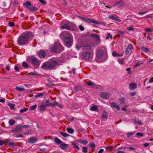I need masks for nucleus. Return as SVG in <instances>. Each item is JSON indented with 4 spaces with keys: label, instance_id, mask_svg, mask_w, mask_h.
Wrapping results in <instances>:
<instances>
[{
    "label": "nucleus",
    "instance_id": "60",
    "mask_svg": "<svg viewBox=\"0 0 153 153\" xmlns=\"http://www.w3.org/2000/svg\"><path fill=\"white\" fill-rule=\"evenodd\" d=\"M136 135L137 136H140L141 137H142L143 136V135L142 133H140V132H138L136 134Z\"/></svg>",
    "mask_w": 153,
    "mask_h": 153
},
{
    "label": "nucleus",
    "instance_id": "36",
    "mask_svg": "<svg viewBox=\"0 0 153 153\" xmlns=\"http://www.w3.org/2000/svg\"><path fill=\"white\" fill-rule=\"evenodd\" d=\"M37 105L36 104H35L33 105H32L30 107V110H35L36 108Z\"/></svg>",
    "mask_w": 153,
    "mask_h": 153
},
{
    "label": "nucleus",
    "instance_id": "34",
    "mask_svg": "<svg viewBox=\"0 0 153 153\" xmlns=\"http://www.w3.org/2000/svg\"><path fill=\"white\" fill-rule=\"evenodd\" d=\"M45 105V106L49 107L48 105L49 104L50 102L49 100H45V102H44Z\"/></svg>",
    "mask_w": 153,
    "mask_h": 153
},
{
    "label": "nucleus",
    "instance_id": "19",
    "mask_svg": "<svg viewBox=\"0 0 153 153\" xmlns=\"http://www.w3.org/2000/svg\"><path fill=\"white\" fill-rule=\"evenodd\" d=\"M129 87L131 90L134 89L136 88L137 85L134 83H131L129 85Z\"/></svg>",
    "mask_w": 153,
    "mask_h": 153
},
{
    "label": "nucleus",
    "instance_id": "31",
    "mask_svg": "<svg viewBox=\"0 0 153 153\" xmlns=\"http://www.w3.org/2000/svg\"><path fill=\"white\" fill-rule=\"evenodd\" d=\"M118 61L119 63L121 64H124V58L118 59Z\"/></svg>",
    "mask_w": 153,
    "mask_h": 153
},
{
    "label": "nucleus",
    "instance_id": "29",
    "mask_svg": "<svg viewBox=\"0 0 153 153\" xmlns=\"http://www.w3.org/2000/svg\"><path fill=\"white\" fill-rule=\"evenodd\" d=\"M27 75H34V76H39L40 74H37L35 72H30L27 74Z\"/></svg>",
    "mask_w": 153,
    "mask_h": 153
},
{
    "label": "nucleus",
    "instance_id": "57",
    "mask_svg": "<svg viewBox=\"0 0 153 153\" xmlns=\"http://www.w3.org/2000/svg\"><path fill=\"white\" fill-rule=\"evenodd\" d=\"M15 137H23V136L22 134H15Z\"/></svg>",
    "mask_w": 153,
    "mask_h": 153
},
{
    "label": "nucleus",
    "instance_id": "55",
    "mask_svg": "<svg viewBox=\"0 0 153 153\" xmlns=\"http://www.w3.org/2000/svg\"><path fill=\"white\" fill-rule=\"evenodd\" d=\"M49 106H51L54 107V101L53 102H50L49 104L48 105Z\"/></svg>",
    "mask_w": 153,
    "mask_h": 153
},
{
    "label": "nucleus",
    "instance_id": "44",
    "mask_svg": "<svg viewBox=\"0 0 153 153\" xmlns=\"http://www.w3.org/2000/svg\"><path fill=\"white\" fill-rule=\"evenodd\" d=\"M89 145L91 146V147L92 149L94 148L95 147V144L94 143H90Z\"/></svg>",
    "mask_w": 153,
    "mask_h": 153
},
{
    "label": "nucleus",
    "instance_id": "8",
    "mask_svg": "<svg viewBox=\"0 0 153 153\" xmlns=\"http://www.w3.org/2000/svg\"><path fill=\"white\" fill-rule=\"evenodd\" d=\"M22 127V125H20L15 128H13L12 131L14 133L19 132L23 130Z\"/></svg>",
    "mask_w": 153,
    "mask_h": 153
},
{
    "label": "nucleus",
    "instance_id": "40",
    "mask_svg": "<svg viewBox=\"0 0 153 153\" xmlns=\"http://www.w3.org/2000/svg\"><path fill=\"white\" fill-rule=\"evenodd\" d=\"M145 30L147 32H151L153 31V30L150 28H146L145 29Z\"/></svg>",
    "mask_w": 153,
    "mask_h": 153
},
{
    "label": "nucleus",
    "instance_id": "6",
    "mask_svg": "<svg viewBox=\"0 0 153 153\" xmlns=\"http://www.w3.org/2000/svg\"><path fill=\"white\" fill-rule=\"evenodd\" d=\"M31 62L32 64L39 66L40 64V61L36 57L32 56L31 58Z\"/></svg>",
    "mask_w": 153,
    "mask_h": 153
},
{
    "label": "nucleus",
    "instance_id": "9",
    "mask_svg": "<svg viewBox=\"0 0 153 153\" xmlns=\"http://www.w3.org/2000/svg\"><path fill=\"white\" fill-rule=\"evenodd\" d=\"M76 27L74 24L69 22L68 30L75 31L76 30Z\"/></svg>",
    "mask_w": 153,
    "mask_h": 153
},
{
    "label": "nucleus",
    "instance_id": "54",
    "mask_svg": "<svg viewBox=\"0 0 153 153\" xmlns=\"http://www.w3.org/2000/svg\"><path fill=\"white\" fill-rule=\"evenodd\" d=\"M43 95V94L41 93L39 94H38L36 95H35V97H38L42 96Z\"/></svg>",
    "mask_w": 153,
    "mask_h": 153
},
{
    "label": "nucleus",
    "instance_id": "43",
    "mask_svg": "<svg viewBox=\"0 0 153 153\" xmlns=\"http://www.w3.org/2000/svg\"><path fill=\"white\" fill-rule=\"evenodd\" d=\"M82 152L84 153H86L87 152V148L86 146L83 147L82 148Z\"/></svg>",
    "mask_w": 153,
    "mask_h": 153
},
{
    "label": "nucleus",
    "instance_id": "33",
    "mask_svg": "<svg viewBox=\"0 0 153 153\" xmlns=\"http://www.w3.org/2000/svg\"><path fill=\"white\" fill-rule=\"evenodd\" d=\"M8 105L10 107V108L11 110L13 109L14 108L15 104L9 103L8 104Z\"/></svg>",
    "mask_w": 153,
    "mask_h": 153
},
{
    "label": "nucleus",
    "instance_id": "38",
    "mask_svg": "<svg viewBox=\"0 0 153 153\" xmlns=\"http://www.w3.org/2000/svg\"><path fill=\"white\" fill-rule=\"evenodd\" d=\"M15 121L14 120H13L12 119L10 120L9 122V124L11 126L14 125L15 124Z\"/></svg>",
    "mask_w": 153,
    "mask_h": 153
},
{
    "label": "nucleus",
    "instance_id": "26",
    "mask_svg": "<svg viewBox=\"0 0 153 153\" xmlns=\"http://www.w3.org/2000/svg\"><path fill=\"white\" fill-rule=\"evenodd\" d=\"M135 133L134 132H128L126 134L127 136L128 137L130 138L131 137L133 136L134 134Z\"/></svg>",
    "mask_w": 153,
    "mask_h": 153
},
{
    "label": "nucleus",
    "instance_id": "45",
    "mask_svg": "<svg viewBox=\"0 0 153 153\" xmlns=\"http://www.w3.org/2000/svg\"><path fill=\"white\" fill-rule=\"evenodd\" d=\"M109 38H110L111 39H112V35L108 33V36L106 37V39H109Z\"/></svg>",
    "mask_w": 153,
    "mask_h": 153
},
{
    "label": "nucleus",
    "instance_id": "17",
    "mask_svg": "<svg viewBox=\"0 0 153 153\" xmlns=\"http://www.w3.org/2000/svg\"><path fill=\"white\" fill-rule=\"evenodd\" d=\"M91 36L92 37L94 38V40H96V41H100L99 36L98 35L95 34H92L91 35Z\"/></svg>",
    "mask_w": 153,
    "mask_h": 153
},
{
    "label": "nucleus",
    "instance_id": "56",
    "mask_svg": "<svg viewBox=\"0 0 153 153\" xmlns=\"http://www.w3.org/2000/svg\"><path fill=\"white\" fill-rule=\"evenodd\" d=\"M79 28L81 31H83L84 30V27L82 25H80L79 26Z\"/></svg>",
    "mask_w": 153,
    "mask_h": 153
},
{
    "label": "nucleus",
    "instance_id": "10",
    "mask_svg": "<svg viewBox=\"0 0 153 153\" xmlns=\"http://www.w3.org/2000/svg\"><path fill=\"white\" fill-rule=\"evenodd\" d=\"M133 49V47L131 44L128 45V46L126 48L125 51L126 53V54H129L131 53Z\"/></svg>",
    "mask_w": 153,
    "mask_h": 153
},
{
    "label": "nucleus",
    "instance_id": "13",
    "mask_svg": "<svg viewBox=\"0 0 153 153\" xmlns=\"http://www.w3.org/2000/svg\"><path fill=\"white\" fill-rule=\"evenodd\" d=\"M82 56L85 59H87L90 58L91 53L89 52H84L83 53Z\"/></svg>",
    "mask_w": 153,
    "mask_h": 153
},
{
    "label": "nucleus",
    "instance_id": "63",
    "mask_svg": "<svg viewBox=\"0 0 153 153\" xmlns=\"http://www.w3.org/2000/svg\"><path fill=\"white\" fill-rule=\"evenodd\" d=\"M105 114L104 113H103L102 114V119L103 120H105Z\"/></svg>",
    "mask_w": 153,
    "mask_h": 153
},
{
    "label": "nucleus",
    "instance_id": "35",
    "mask_svg": "<svg viewBox=\"0 0 153 153\" xmlns=\"http://www.w3.org/2000/svg\"><path fill=\"white\" fill-rule=\"evenodd\" d=\"M87 85L89 86H91L92 87H93L95 85V84L91 81L88 82L87 83Z\"/></svg>",
    "mask_w": 153,
    "mask_h": 153
},
{
    "label": "nucleus",
    "instance_id": "4",
    "mask_svg": "<svg viewBox=\"0 0 153 153\" xmlns=\"http://www.w3.org/2000/svg\"><path fill=\"white\" fill-rule=\"evenodd\" d=\"M64 50V47L58 42H55L54 45L50 47V50L56 53H59Z\"/></svg>",
    "mask_w": 153,
    "mask_h": 153
},
{
    "label": "nucleus",
    "instance_id": "7",
    "mask_svg": "<svg viewBox=\"0 0 153 153\" xmlns=\"http://www.w3.org/2000/svg\"><path fill=\"white\" fill-rule=\"evenodd\" d=\"M69 23V22L67 21H65L61 22L60 25L61 28L68 30Z\"/></svg>",
    "mask_w": 153,
    "mask_h": 153
},
{
    "label": "nucleus",
    "instance_id": "64",
    "mask_svg": "<svg viewBox=\"0 0 153 153\" xmlns=\"http://www.w3.org/2000/svg\"><path fill=\"white\" fill-rule=\"evenodd\" d=\"M14 69H15V70L16 71H19V67L18 66H16L15 67H14Z\"/></svg>",
    "mask_w": 153,
    "mask_h": 153
},
{
    "label": "nucleus",
    "instance_id": "51",
    "mask_svg": "<svg viewBox=\"0 0 153 153\" xmlns=\"http://www.w3.org/2000/svg\"><path fill=\"white\" fill-rule=\"evenodd\" d=\"M108 17L110 19L114 20V19H115V18H116V17L112 15H109L108 16Z\"/></svg>",
    "mask_w": 153,
    "mask_h": 153
},
{
    "label": "nucleus",
    "instance_id": "23",
    "mask_svg": "<svg viewBox=\"0 0 153 153\" xmlns=\"http://www.w3.org/2000/svg\"><path fill=\"white\" fill-rule=\"evenodd\" d=\"M112 55L114 56H117V57L122 56V55L120 54L117 53L115 51H113L112 53Z\"/></svg>",
    "mask_w": 153,
    "mask_h": 153
},
{
    "label": "nucleus",
    "instance_id": "52",
    "mask_svg": "<svg viewBox=\"0 0 153 153\" xmlns=\"http://www.w3.org/2000/svg\"><path fill=\"white\" fill-rule=\"evenodd\" d=\"M124 33L123 31H118L117 32L118 35L119 36H121Z\"/></svg>",
    "mask_w": 153,
    "mask_h": 153
},
{
    "label": "nucleus",
    "instance_id": "5",
    "mask_svg": "<svg viewBox=\"0 0 153 153\" xmlns=\"http://www.w3.org/2000/svg\"><path fill=\"white\" fill-rule=\"evenodd\" d=\"M23 5L25 6L26 5V7L29 9L30 11H31L34 12L35 11L38 10V8L35 7H30L29 6L31 7V4L30 2L28 1H27L25 3H23Z\"/></svg>",
    "mask_w": 153,
    "mask_h": 153
},
{
    "label": "nucleus",
    "instance_id": "14",
    "mask_svg": "<svg viewBox=\"0 0 153 153\" xmlns=\"http://www.w3.org/2000/svg\"><path fill=\"white\" fill-rule=\"evenodd\" d=\"M45 52L42 50L40 51L38 53L39 57L41 58H45Z\"/></svg>",
    "mask_w": 153,
    "mask_h": 153
},
{
    "label": "nucleus",
    "instance_id": "16",
    "mask_svg": "<svg viewBox=\"0 0 153 153\" xmlns=\"http://www.w3.org/2000/svg\"><path fill=\"white\" fill-rule=\"evenodd\" d=\"M111 105L113 107L116 108L118 111L120 110V107L116 103L114 102H112L111 103Z\"/></svg>",
    "mask_w": 153,
    "mask_h": 153
},
{
    "label": "nucleus",
    "instance_id": "15",
    "mask_svg": "<svg viewBox=\"0 0 153 153\" xmlns=\"http://www.w3.org/2000/svg\"><path fill=\"white\" fill-rule=\"evenodd\" d=\"M61 143L62 144L60 145L59 147L62 149L65 150L66 149L68 146V144L65 143L63 142H62Z\"/></svg>",
    "mask_w": 153,
    "mask_h": 153
},
{
    "label": "nucleus",
    "instance_id": "59",
    "mask_svg": "<svg viewBox=\"0 0 153 153\" xmlns=\"http://www.w3.org/2000/svg\"><path fill=\"white\" fill-rule=\"evenodd\" d=\"M31 130H29L28 131L25 132L24 133V134L25 135H27L28 134H31Z\"/></svg>",
    "mask_w": 153,
    "mask_h": 153
},
{
    "label": "nucleus",
    "instance_id": "58",
    "mask_svg": "<svg viewBox=\"0 0 153 153\" xmlns=\"http://www.w3.org/2000/svg\"><path fill=\"white\" fill-rule=\"evenodd\" d=\"M39 1L40 2L43 4L44 5H45L46 4V2L43 0H39Z\"/></svg>",
    "mask_w": 153,
    "mask_h": 153
},
{
    "label": "nucleus",
    "instance_id": "62",
    "mask_svg": "<svg viewBox=\"0 0 153 153\" xmlns=\"http://www.w3.org/2000/svg\"><path fill=\"white\" fill-rule=\"evenodd\" d=\"M8 145L9 146H15V143L13 142H11L10 143H9Z\"/></svg>",
    "mask_w": 153,
    "mask_h": 153
},
{
    "label": "nucleus",
    "instance_id": "20",
    "mask_svg": "<svg viewBox=\"0 0 153 153\" xmlns=\"http://www.w3.org/2000/svg\"><path fill=\"white\" fill-rule=\"evenodd\" d=\"M103 51L101 50H99L97 53V55L98 58H100L103 55Z\"/></svg>",
    "mask_w": 153,
    "mask_h": 153
},
{
    "label": "nucleus",
    "instance_id": "30",
    "mask_svg": "<svg viewBox=\"0 0 153 153\" xmlns=\"http://www.w3.org/2000/svg\"><path fill=\"white\" fill-rule=\"evenodd\" d=\"M60 134L64 137H67L69 136V135L66 133L60 131L59 132Z\"/></svg>",
    "mask_w": 153,
    "mask_h": 153
},
{
    "label": "nucleus",
    "instance_id": "47",
    "mask_svg": "<svg viewBox=\"0 0 153 153\" xmlns=\"http://www.w3.org/2000/svg\"><path fill=\"white\" fill-rule=\"evenodd\" d=\"M28 110V108H24L23 109H21L20 110L21 113H23L24 112H26Z\"/></svg>",
    "mask_w": 153,
    "mask_h": 153
},
{
    "label": "nucleus",
    "instance_id": "12",
    "mask_svg": "<svg viewBox=\"0 0 153 153\" xmlns=\"http://www.w3.org/2000/svg\"><path fill=\"white\" fill-rule=\"evenodd\" d=\"M37 141V140L35 137H33L29 138L28 142L31 144H33L35 143Z\"/></svg>",
    "mask_w": 153,
    "mask_h": 153
},
{
    "label": "nucleus",
    "instance_id": "1",
    "mask_svg": "<svg viewBox=\"0 0 153 153\" xmlns=\"http://www.w3.org/2000/svg\"><path fill=\"white\" fill-rule=\"evenodd\" d=\"M33 37L31 32H27L21 34L19 39L18 43L20 45H25L29 42V40Z\"/></svg>",
    "mask_w": 153,
    "mask_h": 153
},
{
    "label": "nucleus",
    "instance_id": "18",
    "mask_svg": "<svg viewBox=\"0 0 153 153\" xmlns=\"http://www.w3.org/2000/svg\"><path fill=\"white\" fill-rule=\"evenodd\" d=\"M92 47L90 45H87L84 46L83 47V49L85 50H89L91 49Z\"/></svg>",
    "mask_w": 153,
    "mask_h": 153
},
{
    "label": "nucleus",
    "instance_id": "50",
    "mask_svg": "<svg viewBox=\"0 0 153 153\" xmlns=\"http://www.w3.org/2000/svg\"><path fill=\"white\" fill-rule=\"evenodd\" d=\"M94 23L95 24H99V22L97 21H96L94 19L91 20V23Z\"/></svg>",
    "mask_w": 153,
    "mask_h": 153
},
{
    "label": "nucleus",
    "instance_id": "37",
    "mask_svg": "<svg viewBox=\"0 0 153 153\" xmlns=\"http://www.w3.org/2000/svg\"><path fill=\"white\" fill-rule=\"evenodd\" d=\"M119 101L121 104H123L125 102V100L123 98H121L119 99Z\"/></svg>",
    "mask_w": 153,
    "mask_h": 153
},
{
    "label": "nucleus",
    "instance_id": "53",
    "mask_svg": "<svg viewBox=\"0 0 153 153\" xmlns=\"http://www.w3.org/2000/svg\"><path fill=\"white\" fill-rule=\"evenodd\" d=\"M9 25L10 26L12 27L14 26L15 24L14 23L12 22H10L9 23Z\"/></svg>",
    "mask_w": 153,
    "mask_h": 153
},
{
    "label": "nucleus",
    "instance_id": "22",
    "mask_svg": "<svg viewBox=\"0 0 153 153\" xmlns=\"http://www.w3.org/2000/svg\"><path fill=\"white\" fill-rule=\"evenodd\" d=\"M54 106L55 105H56L61 108H63V106L61 104H59L58 102H57L56 100L54 101Z\"/></svg>",
    "mask_w": 153,
    "mask_h": 153
},
{
    "label": "nucleus",
    "instance_id": "25",
    "mask_svg": "<svg viewBox=\"0 0 153 153\" xmlns=\"http://www.w3.org/2000/svg\"><path fill=\"white\" fill-rule=\"evenodd\" d=\"M67 131L70 134H73L74 132V130L72 128H68L67 129Z\"/></svg>",
    "mask_w": 153,
    "mask_h": 153
},
{
    "label": "nucleus",
    "instance_id": "28",
    "mask_svg": "<svg viewBox=\"0 0 153 153\" xmlns=\"http://www.w3.org/2000/svg\"><path fill=\"white\" fill-rule=\"evenodd\" d=\"M79 143H82L84 145L88 143V141L85 140H79Z\"/></svg>",
    "mask_w": 153,
    "mask_h": 153
},
{
    "label": "nucleus",
    "instance_id": "3",
    "mask_svg": "<svg viewBox=\"0 0 153 153\" xmlns=\"http://www.w3.org/2000/svg\"><path fill=\"white\" fill-rule=\"evenodd\" d=\"M60 37L63 39L66 46L70 47L71 45L70 34L67 31L62 32L60 35Z\"/></svg>",
    "mask_w": 153,
    "mask_h": 153
},
{
    "label": "nucleus",
    "instance_id": "39",
    "mask_svg": "<svg viewBox=\"0 0 153 153\" xmlns=\"http://www.w3.org/2000/svg\"><path fill=\"white\" fill-rule=\"evenodd\" d=\"M75 91L77 92L81 89V87L80 86H78L75 87Z\"/></svg>",
    "mask_w": 153,
    "mask_h": 153
},
{
    "label": "nucleus",
    "instance_id": "24",
    "mask_svg": "<svg viewBox=\"0 0 153 153\" xmlns=\"http://www.w3.org/2000/svg\"><path fill=\"white\" fill-rule=\"evenodd\" d=\"M54 140L55 142L57 144H61L63 142L60 140L57 137L55 138Z\"/></svg>",
    "mask_w": 153,
    "mask_h": 153
},
{
    "label": "nucleus",
    "instance_id": "11",
    "mask_svg": "<svg viewBox=\"0 0 153 153\" xmlns=\"http://www.w3.org/2000/svg\"><path fill=\"white\" fill-rule=\"evenodd\" d=\"M45 105L44 103H42L38 107V111L40 113L43 112L45 111L46 108V106Z\"/></svg>",
    "mask_w": 153,
    "mask_h": 153
},
{
    "label": "nucleus",
    "instance_id": "61",
    "mask_svg": "<svg viewBox=\"0 0 153 153\" xmlns=\"http://www.w3.org/2000/svg\"><path fill=\"white\" fill-rule=\"evenodd\" d=\"M135 122L137 124L139 125H142V123H141L140 121H135Z\"/></svg>",
    "mask_w": 153,
    "mask_h": 153
},
{
    "label": "nucleus",
    "instance_id": "46",
    "mask_svg": "<svg viewBox=\"0 0 153 153\" xmlns=\"http://www.w3.org/2000/svg\"><path fill=\"white\" fill-rule=\"evenodd\" d=\"M100 97L103 99H105V93H101L100 94Z\"/></svg>",
    "mask_w": 153,
    "mask_h": 153
},
{
    "label": "nucleus",
    "instance_id": "27",
    "mask_svg": "<svg viewBox=\"0 0 153 153\" xmlns=\"http://www.w3.org/2000/svg\"><path fill=\"white\" fill-rule=\"evenodd\" d=\"M98 109V108L96 105H94L90 108V110L92 111H96Z\"/></svg>",
    "mask_w": 153,
    "mask_h": 153
},
{
    "label": "nucleus",
    "instance_id": "41",
    "mask_svg": "<svg viewBox=\"0 0 153 153\" xmlns=\"http://www.w3.org/2000/svg\"><path fill=\"white\" fill-rule=\"evenodd\" d=\"M72 145H73V147L77 149L78 150H79V148L76 145V144L75 143H73L72 144Z\"/></svg>",
    "mask_w": 153,
    "mask_h": 153
},
{
    "label": "nucleus",
    "instance_id": "21",
    "mask_svg": "<svg viewBox=\"0 0 153 153\" xmlns=\"http://www.w3.org/2000/svg\"><path fill=\"white\" fill-rule=\"evenodd\" d=\"M141 49L143 52L145 53H147L149 52V50L148 48L144 47L143 46L141 47Z\"/></svg>",
    "mask_w": 153,
    "mask_h": 153
},
{
    "label": "nucleus",
    "instance_id": "42",
    "mask_svg": "<svg viewBox=\"0 0 153 153\" xmlns=\"http://www.w3.org/2000/svg\"><path fill=\"white\" fill-rule=\"evenodd\" d=\"M112 94V93L111 92L108 93L107 92H106V99H107Z\"/></svg>",
    "mask_w": 153,
    "mask_h": 153
},
{
    "label": "nucleus",
    "instance_id": "49",
    "mask_svg": "<svg viewBox=\"0 0 153 153\" xmlns=\"http://www.w3.org/2000/svg\"><path fill=\"white\" fill-rule=\"evenodd\" d=\"M148 12V11H144L143 12H139L138 13V14L139 15H141L147 13Z\"/></svg>",
    "mask_w": 153,
    "mask_h": 153
},
{
    "label": "nucleus",
    "instance_id": "2",
    "mask_svg": "<svg viewBox=\"0 0 153 153\" xmlns=\"http://www.w3.org/2000/svg\"><path fill=\"white\" fill-rule=\"evenodd\" d=\"M58 64V61L54 59H51L48 61L44 63L41 68L45 70H51L53 69L55 66Z\"/></svg>",
    "mask_w": 153,
    "mask_h": 153
},
{
    "label": "nucleus",
    "instance_id": "32",
    "mask_svg": "<svg viewBox=\"0 0 153 153\" xmlns=\"http://www.w3.org/2000/svg\"><path fill=\"white\" fill-rule=\"evenodd\" d=\"M16 89L17 90L20 91H23L25 90V89L24 88L19 87L17 86L16 87Z\"/></svg>",
    "mask_w": 153,
    "mask_h": 153
},
{
    "label": "nucleus",
    "instance_id": "48",
    "mask_svg": "<svg viewBox=\"0 0 153 153\" xmlns=\"http://www.w3.org/2000/svg\"><path fill=\"white\" fill-rule=\"evenodd\" d=\"M22 66L25 68H27L28 66V65L27 64V63L25 62H23L22 64Z\"/></svg>",
    "mask_w": 153,
    "mask_h": 153
}]
</instances>
